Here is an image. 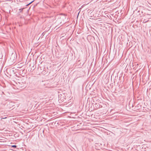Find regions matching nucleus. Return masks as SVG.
Listing matches in <instances>:
<instances>
[{
    "mask_svg": "<svg viewBox=\"0 0 151 151\" xmlns=\"http://www.w3.org/2000/svg\"><path fill=\"white\" fill-rule=\"evenodd\" d=\"M33 1H32L31 2H30V3H29V4H30L31 3H32Z\"/></svg>",
    "mask_w": 151,
    "mask_h": 151,
    "instance_id": "obj_6",
    "label": "nucleus"
},
{
    "mask_svg": "<svg viewBox=\"0 0 151 151\" xmlns=\"http://www.w3.org/2000/svg\"><path fill=\"white\" fill-rule=\"evenodd\" d=\"M43 72H44V71H43V72H42V74H44V73H43Z\"/></svg>",
    "mask_w": 151,
    "mask_h": 151,
    "instance_id": "obj_5",
    "label": "nucleus"
},
{
    "mask_svg": "<svg viewBox=\"0 0 151 151\" xmlns=\"http://www.w3.org/2000/svg\"><path fill=\"white\" fill-rule=\"evenodd\" d=\"M60 15H61V16L60 17V18L63 19V23H65V22H66V21H65L64 19H66V16L65 15V14H60Z\"/></svg>",
    "mask_w": 151,
    "mask_h": 151,
    "instance_id": "obj_1",
    "label": "nucleus"
},
{
    "mask_svg": "<svg viewBox=\"0 0 151 151\" xmlns=\"http://www.w3.org/2000/svg\"><path fill=\"white\" fill-rule=\"evenodd\" d=\"M12 147H14V148H16L17 147V146L16 145H13L12 146Z\"/></svg>",
    "mask_w": 151,
    "mask_h": 151,
    "instance_id": "obj_3",
    "label": "nucleus"
},
{
    "mask_svg": "<svg viewBox=\"0 0 151 151\" xmlns=\"http://www.w3.org/2000/svg\"><path fill=\"white\" fill-rule=\"evenodd\" d=\"M146 22H147V21H145L144 23Z\"/></svg>",
    "mask_w": 151,
    "mask_h": 151,
    "instance_id": "obj_7",
    "label": "nucleus"
},
{
    "mask_svg": "<svg viewBox=\"0 0 151 151\" xmlns=\"http://www.w3.org/2000/svg\"><path fill=\"white\" fill-rule=\"evenodd\" d=\"M24 9V8H22V9H19V10L20 11L19 12H22V10H23Z\"/></svg>",
    "mask_w": 151,
    "mask_h": 151,
    "instance_id": "obj_4",
    "label": "nucleus"
},
{
    "mask_svg": "<svg viewBox=\"0 0 151 151\" xmlns=\"http://www.w3.org/2000/svg\"><path fill=\"white\" fill-rule=\"evenodd\" d=\"M12 106V107L14 106V105H12V102H10L9 104L7 105V106L10 109H13L12 107H10V106Z\"/></svg>",
    "mask_w": 151,
    "mask_h": 151,
    "instance_id": "obj_2",
    "label": "nucleus"
}]
</instances>
